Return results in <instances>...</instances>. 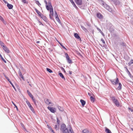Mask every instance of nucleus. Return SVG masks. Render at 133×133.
<instances>
[{
    "label": "nucleus",
    "mask_w": 133,
    "mask_h": 133,
    "mask_svg": "<svg viewBox=\"0 0 133 133\" xmlns=\"http://www.w3.org/2000/svg\"><path fill=\"white\" fill-rule=\"evenodd\" d=\"M44 2L45 4V6L47 10L49 11V17L52 20H54L53 9L51 2L49 1L48 2L46 0H44Z\"/></svg>",
    "instance_id": "1"
},
{
    "label": "nucleus",
    "mask_w": 133,
    "mask_h": 133,
    "mask_svg": "<svg viewBox=\"0 0 133 133\" xmlns=\"http://www.w3.org/2000/svg\"><path fill=\"white\" fill-rule=\"evenodd\" d=\"M60 130L63 133H68V130L64 124H62L61 125Z\"/></svg>",
    "instance_id": "2"
},
{
    "label": "nucleus",
    "mask_w": 133,
    "mask_h": 133,
    "mask_svg": "<svg viewBox=\"0 0 133 133\" xmlns=\"http://www.w3.org/2000/svg\"><path fill=\"white\" fill-rule=\"evenodd\" d=\"M111 99L113 102L115 104L116 106L118 107L120 106L119 103L117 99L115 98L114 97H112Z\"/></svg>",
    "instance_id": "3"
},
{
    "label": "nucleus",
    "mask_w": 133,
    "mask_h": 133,
    "mask_svg": "<svg viewBox=\"0 0 133 133\" xmlns=\"http://www.w3.org/2000/svg\"><path fill=\"white\" fill-rule=\"evenodd\" d=\"M65 55L68 63L69 64H71L72 63V60L70 59L68 54L67 53H65Z\"/></svg>",
    "instance_id": "4"
},
{
    "label": "nucleus",
    "mask_w": 133,
    "mask_h": 133,
    "mask_svg": "<svg viewBox=\"0 0 133 133\" xmlns=\"http://www.w3.org/2000/svg\"><path fill=\"white\" fill-rule=\"evenodd\" d=\"M102 5L107 10H108L109 11H111V9L110 8V7L105 3L103 2L102 3Z\"/></svg>",
    "instance_id": "5"
},
{
    "label": "nucleus",
    "mask_w": 133,
    "mask_h": 133,
    "mask_svg": "<svg viewBox=\"0 0 133 133\" xmlns=\"http://www.w3.org/2000/svg\"><path fill=\"white\" fill-rule=\"evenodd\" d=\"M26 102L31 110L33 112H34L35 111L34 108L32 106L30 102L28 101H26Z\"/></svg>",
    "instance_id": "6"
},
{
    "label": "nucleus",
    "mask_w": 133,
    "mask_h": 133,
    "mask_svg": "<svg viewBox=\"0 0 133 133\" xmlns=\"http://www.w3.org/2000/svg\"><path fill=\"white\" fill-rule=\"evenodd\" d=\"M111 81L113 84L115 85H117L118 84L119 82V80L118 78L111 80Z\"/></svg>",
    "instance_id": "7"
},
{
    "label": "nucleus",
    "mask_w": 133,
    "mask_h": 133,
    "mask_svg": "<svg viewBox=\"0 0 133 133\" xmlns=\"http://www.w3.org/2000/svg\"><path fill=\"white\" fill-rule=\"evenodd\" d=\"M54 15L56 20L57 21L58 23H59V24H60L61 23L58 17L57 13L56 11H55Z\"/></svg>",
    "instance_id": "8"
},
{
    "label": "nucleus",
    "mask_w": 133,
    "mask_h": 133,
    "mask_svg": "<svg viewBox=\"0 0 133 133\" xmlns=\"http://www.w3.org/2000/svg\"><path fill=\"white\" fill-rule=\"evenodd\" d=\"M47 108L52 113H55V108L48 107H47Z\"/></svg>",
    "instance_id": "9"
},
{
    "label": "nucleus",
    "mask_w": 133,
    "mask_h": 133,
    "mask_svg": "<svg viewBox=\"0 0 133 133\" xmlns=\"http://www.w3.org/2000/svg\"><path fill=\"white\" fill-rule=\"evenodd\" d=\"M75 3L78 5H81L82 4V0H74Z\"/></svg>",
    "instance_id": "10"
},
{
    "label": "nucleus",
    "mask_w": 133,
    "mask_h": 133,
    "mask_svg": "<svg viewBox=\"0 0 133 133\" xmlns=\"http://www.w3.org/2000/svg\"><path fill=\"white\" fill-rule=\"evenodd\" d=\"M97 16L98 18L99 19H102L103 17L102 15L99 12H98L97 13Z\"/></svg>",
    "instance_id": "11"
},
{
    "label": "nucleus",
    "mask_w": 133,
    "mask_h": 133,
    "mask_svg": "<svg viewBox=\"0 0 133 133\" xmlns=\"http://www.w3.org/2000/svg\"><path fill=\"white\" fill-rule=\"evenodd\" d=\"M40 17L45 21H48V18L47 17L43 15L42 14Z\"/></svg>",
    "instance_id": "12"
},
{
    "label": "nucleus",
    "mask_w": 133,
    "mask_h": 133,
    "mask_svg": "<svg viewBox=\"0 0 133 133\" xmlns=\"http://www.w3.org/2000/svg\"><path fill=\"white\" fill-rule=\"evenodd\" d=\"M45 103L47 105H49L50 104H51V103L50 102L48 99L46 98L44 99Z\"/></svg>",
    "instance_id": "13"
},
{
    "label": "nucleus",
    "mask_w": 133,
    "mask_h": 133,
    "mask_svg": "<svg viewBox=\"0 0 133 133\" xmlns=\"http://www.w3.org/2000/svg\"><path fill=\"white\" fill-rule=\"evenodd\" d=\"M34 8L37 14L39 16H40L42 15L41 13L36 8Z\"/></svg>",
    "instance_id": "14"
},
{
    "label": "nucleus",
    "mask_w": 133,
    "mask_h": 133,
    "mask_svg": "<svg viewBox=\"0 0 133 133\" xmlns=\"http://www.w3.org/2000/svg\"><path fill=\"white\" fill-rule=\"evenodd\" d=\"M74 36L76 38L78 39H79V40L81 41V39L77 34L76 33H75L74 35Z\"/></svg>",
    "instance_id": "15"
},
{
    "label": "nucleus",
    "mask_w": 133,
    "mask_h": 133,
    "mask_svg": "<svg viewBox=\"0 0 133 133\" xmlns=\"http://www.w3.org/2000/svg\"><path fill=\"white\" fill-rule=\"evenodd\" d=\"M82 133H91L90 131L87 129H85L82 131Z\"/></svg>",
    "instance_id": "16"
},
{
    "label": "nucleus",
    "mask_w": 133,
    "mask_h": 133,
    "mask_svg": "<svg viewBox=\"0 0 133 133\" xmlns=\"http://www.w3.org/2000/svg\"><path fill=\"white\" fill-rule=\"evenodd\" d=\"M109 30L111 32L114 31V26L112 25H111L110 26Z\"/></svg>",
    "instance_id": "17"
},
{
    "label": "nucleus",
    "mask_w": 133,
    "mask_h": 133,
    "mask_svg": "<svg viewBox=\"0 0 133 133\" xmlns=\"http://www.w3.org/2000/svg\"><path fill=\"white\" fill-rule=\"evenodd\" d=\"M119 86L116 89L118 90H120L122 88V85L120 83L119 84Z\"/></svg>",
    "instance_id": "18"
},
{
    "label": "nucleus",
    "mask_w": 133,
    "mask_h": 133,
    "mask_svg": "<svg viewBox=\"0 0 133 133\" xmlns=\"http://www.w3.org/2000/svg\"><path fill=\"white\" fill-rule=\"evenodd\" d=\"M2 48L6 52H8V50L7 48L5 46H4V47H3Z\"/></svg>",
    "instance_id": "19"
},
{
    "label": "nucleus",
    "mask_w": 133,
    "mask_h": 133,
    "mask_svg": "<svg viewBox=\"0 0 133 133\" xmlns=\"http://www.w3.org/2000/svg\"><path fill=\"white\" fill-rule=\"evenodd\" d=\"M80 102L81 103L82 105L84 106L85 104V102L83 100L81 99L80 100Z\"/></svg>",
    "instance_id": "20"
},
{
    "label": "nucleus",
    "mask_w": 133,
    "mask_h": 133,
    "mask_svg": "<svg viewBox=\"0 0 133 133\" xmlns=\"http://www.w3.org/2000/svg\"><path fill=\"white\" fill-rule=\"evenodd\" d=\"M59 75L61 77L62 79H64V80H65V78L62 73H59Z\"/></svg>",
    "instance_id": "21"
},
{
    "label": "nucleus",
    "mask_w": 133,
    "mask_h": 133,
    "mask_svg": "<svg viewBox=\"0 0 133 133\" xmlns=\"http://www.w3.org/2000/svg\"><path fill=\"white\" fill-rule=\"evenodd\" d=\"M70 2L73 5L74 7L77 8L76 5L75 4L74 2L72 0H69Z\"/></svg>",
    "instance_id": "22"
},
{
    "label": "nucleus",
    "mask_w": 133,
    "mask_h": 133,
    "mask_svg": "<svg viewBox=\"0 0 133 133\" xmlns=\"http://www.w3.org/2000/svg\"><path fill=\"white\" fill-rule=\"evenodd\" d=\"M105 131L106 133H112L111 131L107 128H105Z\"/></svg>",
    "instance_id": "23"
},
{
    "label": "nucleus",
    "mask_w": 133,
    "mask_h": 133,
    "mask_svg": "<svg viewBox=\"0 0 133 133\" xmlns=\"http://www.w3.org/2000/svg\"><path fill=\"white\" fill-rule=\"evenodd\" d=\"M31 98H32L33 101L34 102L35 104L36 105V101L35 98H34V97L33 96H32Z\"/></svg>",
    "instance_id": "24"
},
{
    "label": "nucleus",
    "mask_w": 133,
    "mask_h": 133,
    "mask_svg": "<svg viewBox=\"0 0 133 133\" xmlns=\"http://www.w3.org/2000/svg\"><path fill=\"white\" fill-rule=\"evenodd\" d=\"M68 133H74L71 127L70 128Z\"/></svg>",
    "instance_id": "25"
},
{
    "label": "nucleus",
    "mask_w": 133,
    "mask_h": 133,
    "mask_svg": "<svg viewBox=\"0 0 133 133\" xmlns=\"http://www.w3.org/2000/svg\"><path fill=\"white\" fill-rule=\"evenodd\" d=\"M35 3L39 6L41 5V4L39 3L38 1H35Z\"/></svg>",
    "instance_id": "26"
},
{
    "label": "nucleus",
    "mask_w": 133,
    "mask_h": 133,
    "mask_svg": "<svg viewBox=\"0 0 133 133\" xmlns=\"http://www.w3.org/2000/svg\"><path fill=\"white\" fill-rule=\"evenodd\" d=\"M22 2L24 4H28V2L26 1V0H22Z\"/></svg>",
    "instance_id": "27"
},
{
    "label": "nucleus",
    "mask_w": 133,
    "mask_h": 133,
    "mask_svg": "<svg viewBox=\"0 0 133 133\" xmlns=\"http://www.w3.org/2000/svg\"><path fill=\"white\" fill-rule=\"evenodd\" d=\"M90 99L91 101L92 102H94V98L92 96H91L90 98Z\"/></svg>",
    "instance_id": "28"
},
{
    "label": "nucleus",
    "mask_w": 133,
    "mask_h": 133,
    "mask_svg": "<svg viewBox=\"0 0 133 133\" xmlns=\"http://www.w3.org/2000/svg\"><path fill=\"white\" fill-rule=\"evenodd\" d=\"M0 44L1 45L2 48L4 47L5 45L1 41L0 42Z\"/></svg>",
    "instance_id": "29"
},
{
    "label": "nucleus",
    "mask_w": 133,
    "mask_h": 133,
    "mask_svg": "<svg viewBox=\"0 0 133 133\" xmlns=\"http://www.w3.org/2000/svg\"><path fill=\"white\" fill-rule=\"evenodd\" d=\"M81 28L85 32H86L87 31V29L84 27L83 26H81Z\"/></svg>",
    "instance_id": "30"
},
{
    "label": "nucleus",
    "mask_w": 133,
    "mask_h": 133,
    "mask_svg": "<svg viewBox=\"0 0 133 133\" xmlns=\"http://www.w3.org/2000/svg\"><path fill=\"white\" fill-rule=\"evenodd\" d=\"M47 70L50 73H52V71L50 69L48 68H46Z\"/></svg>",
    "instance_id": "31"
},
{
    "label": "nucleus",
    "mask_w": 133,
    "mask_h": 133,
    "mask_svg": "<svg viewBox=\"0 0 133 133\" xmlns=\"http://www.w3.org/2000/svg\"><path fill=\"white\" fill-rule=\"evenodd\" d=\"M13 7V6L12 5L9 4V9H12Z\"/></svg>",
    "instance_id": "32"
},
{
    "label": "nucleus",
    "mask_w": 133,
    "mask_h": 133,
    "mask_svg": "<svg viewBox=\"0 0 133 133\" xmlns=\"http://www.w3.org/2000/svg\"><path fill=\"white\" fill-rule=\"evenodd\" d=\"M133 63V60L131 59L129 63L128 64L129 65H130Z\"/></svg>",
    "instance_id": "33"
},
{
    "label": "nucleus",
    "mask_w": 133,
    "mask_h": 133,
    "mask_svg": "<svg viewBox=\"0 0 133 133\" xmlns=\"http://www.w3.org/2000/svg\"><path fill=\"white\" fill-rule=\"evenodd\" d=\"M9 82H10V83L11 85H12V86L13 88H14V89H15V90H16V89L15 88V87L14 85H13V84L11 82L9 81Z\"/></svg>",
    "instance_id": "34"
},
{
    "label": "nucleus",
    "mask_w": 133,
    "mask_h": 133,
    "mask_svg": "<svg viewBox=\"0 0 133 133\" xmlns=\"http://www.w3.org/2000/svg\"><path fill=\"white\" fill-rule=\"evenodd\" d=\"M27 93L28 94V95L29 96H30V95H32L30 93V92L29 90H27Z\"/></svg>",
    "instance_id": "35"
},
{
    "label": "nucleus",
    "mask_w": 133,
    "mask_h": 133,
    "mask_svg": "<svg viewBox=\"0 0 133 133\" xmlns=\"http://www.w3.org/2000/svg\"><path fill=\"white\" fill-rule=\"evenodd\" d=\"M27 93L28 94V95L29 96H30V95H32L30 93V92L29 90H27Z\"/></svg>",
    "instance_id": "36"
},
{
    "label": "nucleus",
    "mask_w": 133,
    "mask_h": 133,
    "mask_svg": "<svg viewBox=\"0 0 133 133\" xmlns=\"http://www.w3.org/2000/svg\"><path fill=\"white\" fill-rule=\"evenodd\" d=\"M57 124H59L60 123V120L57 117Z\"/></svg>",
    "instance_id": "37"
},
{
    "label": "nucleus",
    "mask_w": 133,
    "mask_h": 133,
    "mask_svg": "<svg viewBox=\"0 0 133 133\" xmlns=\"http://www.w3.org/2000/svg\"><path fill=\"white\" fill-rule=\"evenodd\" d=\"M47 125V127L50 130L51 129H52V128H51V127L49 126L48 125Z\"/></svg>",
    "instance_id": "38"
},
{
    "label": "nucleus",
    "mask_w": 133,
    "mask_h": 133,
    "mask_svg": "<svg viewBox=\"0 0 133 133\" xmlns=\"http://www.w3.org/2000/svg\"><path fill=\"white\" fill-rule=\"evenodd\" d=\"M12 103L14 105V106L16 107V108L17 110H18V107H17V106L14 103L12 102Z\"/></svg>",
    "instance_id": "39"
},
{
    "label": "nucleus",
    "mask_w": 133,
    "mask_h": 133,
    "mask_svg": "<svg viewBox=\"0 0 133 133\" xmlns=\"http://www.w3.org/2000/svg\"><path fill=\"white\" fill-rule=\"evenodd\" d=\"M3 1L5 3L7 4V7H8V3L6 2L5 0H3Z\"/></svg>",
    "instance_id": "40"
},
{
    "label": "nucleus",
    "mask_w": 133,
    "mask_h": 133,
    "mask_svg": "<svg viewBox=\"0 0 133 133\" xmlns=\"http://www.w3.org/2000/svg\"><path fill=\"white\" fill-rule=\"evenodd\" d=\"M101 41H102V43L103 44H105V42L103 38H102L101 39Z\"/></svg>",
    "instance_id": "41"
},
{
    "label": "nucleus",
    "mask_w": 133,
    "mask_h": 133,
    "mask_svg": "<svg viewBox=\"0 0 133 133\" xmlns=\"http://www.w3.org/2000/svg\"><path fill=\"white\" fill-rule=\"evenodd\" d=\"M20 76V77L23 80L24 79V77H23V76L22 75V74H21V75H19Z\"/></svg>",
    "instance_id": "42"
},
{
    "label": "nucleus",
    "mask_w": 133,
    "mask_h": 133,
    "mask_svg": "<svg viewBox=\"0 0 133 133\" xmlns=\"http://www.w3.org/2000/svg\"><path fill=\"white\" fill-rule=\"evenodd\" d=\"M20 76V77L23 80L24 79V77H23V76L22 75V74H21V75H19Z\"/></svg>",
    "instance_id": "43"
},
{
    "label": "nucleus",
    "mask_w": 133,
    "mask_h": 133,
    "mask_svg": "<svg viewBox=\"0 0 133 133\" xmlns=\"http://www.w3.org/2000/svg\"><path fill=\"white\" fill-rule=\"evenodd\" d=\"M1 58L2 59V60L3 61L5 62V63H6V61L4 60V59L2 57H2H1Z\"/></svg>",
    "instance_id": "44"
},
{
    "label": "nucleus",
    "mask_w": 133,
    "mask_h": 133,
    "mask_svg": "<svg viewBox=\"0 0 133 133\" xmlns=\"http://www.w3.org/2000/svg\"><path fill=\"white\" fill-rule=\"evenodd\" d=\"M61 45L63 48L65 49V50H66V48L63 45L61 44Z\"/></svg>",
    "instance_id": "45"
},
{
    "label": "nucleus",
    "mask_w": 133,
    "mask_h": 133,
    "mask_svg": "<svg viewBox=\"0 0 133 133\" xmlns=\"http://www.w3.org/2000/svg\"><path fill=\"white\" fill-rule=\"evenodd\" d=\"M21 126L24 129H25V127L24 125V124H21Z\"/></svg>",
    "instance_id": "46"
},
{
    "label": "nucleus",
    "mask_w": 133,
    "mask_h": 133,
    "mask_svg": "<svg viewBox=\"0 0 133 133\" xmlns=\"http://www.w3.org/2000/svg\"><path fill=\"white\" fill-rule=\"evenodd\" d=\"M0 19H1L2 21H4L3 19V18L0 16Z\"/></svg>",
    "instance_id": "47"
},
{
    "label": "nucleus",
    "mask_w": 133,
    "mask_h": 133,
    "mask_svg": "<svg viewBox=\"0 0 133 133\" xmlns=\"http://www.w3.org/2000/svg\"><path fill=\"white\" fill-rule=\"evenodd\" d=\"M18 74H19V75H21V74H22L21 72V71H20V70L18 71Z\"/></svg>",
    "instance_id": "48"
},
{
    "label": "nucleus",
    "mask_w": 133,
    "mask_h": 133,
    "mask_svg": "<svg viewBox=\"0 0 133 133\" xmlns=\"http://www.w3.org/2000/svg\"><path fill=\"white\" fill-rule=\"evenodd\" d=\"M38 23H39V25H41V24L42 25H43L42 23L39 21H38Z\"/></svg>",
    "instance_id": "49"
},
{
    "label": "nucleus",
    "mask_w": 133,
    "mask_h": 133,
    "mask_svg": "<svg viewBox=\"0 0 133 133\" xmlns=\"http://www.w3.org/2000/svg\"><path fill=\"white\" fill-rule=\"evenodd\" d=\"M97 29L99 31V32H100V33H102V31L99 29H98V28H97Z\"/></svg>",
    "instance_id": "50"
},
{
    "label": "nucleus",
    "mask_w": 133,
    "mask_h": 133,
    "mask_svg": "<svg viewBox=\"0 0 133 133\" xmlns=\"http://www.w3.org/2000/svg\"><path fill=\"white\" fill-rule=\"evenodd\" d=\"M121 45H123V46H125V43H123L122 44H121Z\"/></svg>",
    "instance_id": "51"
},
{
    "label": "nucleus",
    "mask_w": 133,
    "mask_h": 133,
    "mask_svg": "<svg viewBox=\"0 0 133 133\" xmlns=\"http://www.w3.org/2000/svg\"><path fill=\"white\" fill-rule=\"evenodd\" d=\"M57 125H56L55 126V129H56V130H57Z\"/></svg>",
    "instance_id": "52"
},
{
    "label": "nucleus",
    "mask_w": 133,
    "mask_h": 133,
    "mask_svg": "<svg viewBox=\"0 0 133 133\" xmlns=\"http://www.w3.org/2000/svg\"><path fill=\"white\" fill-rule=\"evenodd\" d=\"M69 74H70V75H71L72 74V72L71 71H69Z\"/></svg>",
    "instance_id": "53"
},
{
    "label": "nucleus",
    "mask_w": 133,
    "mask_h": 133,
    "mask_svg": "<svg viewBox=\"0 0 133 133\" xmlns=\"http://www.w3.org/2000/svg\"><path fill=\"white\" fill-rule=\"evenodd\" d=\"M50 131L52 132V133H53V132H54V130L52 129H51L50 130Z\"/></svg>",
    "instance_id": "54"
},
{
    "label": "nucleus",
    "mask_w": 133,
    "mask_h": 133,
    "mask_svg": "<svg viewBox=\"0 0 133 133\" xmlns=\"http://www.w3.org/2000/svg\"><path fill=\"white\" fill-rule=\"evenodd\" d=\"M88 95L89 96H91V94L88 93Z\"/></svg>",
    "instance_id": "55"
},
{
    "label": "nucleus",
    "mask_w": 133,
    "mask_h": 133,
    "mask_svg": "<svg viewBox=\"0 0 133 133\" xmlns=\"http://www.w3.org/2000/svg\"><path fill=\"white\" fill-rule=\"evenodd\" d=\"M101 33V34H102V35H103V36H104V34H103V32H102V33Z\"/></svg>",
    "instance_id": "56"
},
{
    "label": "nucleus",
    "mask_w": 133,
    "mask_h": 133,
    "mask_svg": "<svg viewBox=\"0 0 133 133\" xmlns=\"http://www.w3.org/2000/svg\"><path fill=\"white\" fill-rule=\"evenodd\" d=\"M39 42H40L39 41H37L36 42V43H39Z\"/></svg>",
    "instance_id": "57"
},
{
    "label": "nucleus",
    "mask_w": 133,
    "mask_h": 133,
    "mask_svg": "<svg viewBox=\"0 0 133 133\" xmlns=\"http://www.w3.org/2000/svg\"><path fill=\"white\" fill-rule=\"evenodd\" d=\"M33 95L32 94L31 95H30V96H29L31 97Z\"/></svg>",
    "instance_id": "58"
},
{
    "label": "nucleus",
    "mask_w": 133,
    "mask_h": 133,
    "mask_svg": "<svg viewBox=\"0 0 133 133\" xmlns=\"http://www.w3.org/2000/svg\"><path fill=\"white\" fill-rule=\"evenodd\" d=\"M111 1H114L115 0H110Z\"/></svg>",
    "instance_id": "59"
},
{
    "label": "nucleus",
    "mask_w": 133,
    "mask_h": 133,
    "mask_svg": "<svg viewBox=\"0 0 133 133\" xmlns=\"http://www.w3.org/2000/svg\"><path fill=\"white\" fill-rule=\"evenodd\" d=\"M6 78H7V79H8V77H6Z\"/></svg>",
    "instance_id": "60"
},
{
    "label": "nucleus",
    "mask_w": 133,
    "mask_h": 133,
    "mask_svg": "<svg viewBox=\"0 0 133 133\" xmlns=\"http://www.w3.org/2000/svg\"><path fill=\"white\" fill-rule=\"evenodd\" d=\"M53 133H55L54 132H53Z\"/></svg>",
    "instance_id": "61"
}]
</instances>
